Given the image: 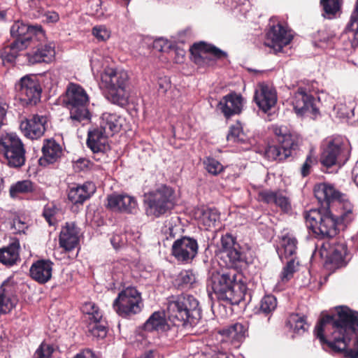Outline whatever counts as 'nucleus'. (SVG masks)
Listing matches in <instances>:
<instances>
[{
  "mask_svg": "<svg viewBox=\"0 0 358 358\" xmlns=\"http://www.w3.org/2000/svg\"><path fill=\"white\" fill-rule=\"evenodd\" d=\"M315 336L322 345L338 351L346 350L352 358L358 357V313L341 307L337 316L323 317L316 325Z\"/></svg>",
  "mask_w": 358,
  "mask_h": 358,
  "instance_id": "obj_1",
  "label": "nucleus"
},
{
  "mask_svg": "<svg viewBox=\"0 0 358 358\" xmlns=\"http://www.w3.org/2000/svg\"><path fill=\"white\" fill-rule=\"evenodd\" d=\"M241 278V274L235 269L213 274L211 280L212 289L218 299L228 301L231 304H237L244 299L247 289Z\"/></svg>",
  "mask_w": 358,
  "mask_h": 358,
  "instance_id": "obj_2",
  "label": "nucleus"
},
{
  "mask_svg": "<svg viewBox=\"0 0 358 358\" xmlns=\"http://www.w3.org/2000/svg\"><path fill=\"white\" fill-rule=\"evenodd\" d=\"M143 201L147 215L159 217L174 207L176 193L170 186L160 184L145 193Z\"/></svg>",
  "mask_w": 358,
  "mask_h": 358,
  "instance_id": "obj_3",
  "label": "nucleus"
},
{
  "mask_svg": "<svg viewBox=\"0 0 358 358\" xmlns=\"http://www.w3.org/2000/svg\"><path fill=\"white\" fill-rule=\"evenodd\" d=\"M314 194L320 203H326L328 206L336 203L341 210V222L350 223L355 218L353 205L334 185L325 182L317 184L314 187Z\"/></svg>",
  "mask_w": 358,
  "mask_h": 358,
  "instance_id": "obj_4",
  "label": "nucleus"
},
{
  "mask_svg": "<svg viewBox=\"0 0 358 358\" xmlns=\"http://www.w3.org/2000/svg\"><path fill=\"white\" fill-rule=\"evenodd\" d=\"M304 218L308 227L320 238L334 237L338 233L340 224L345 226L348 224L341 222L340 215L336 217L329 210L322 213L312 209L305 213Z\"/></svg>",
  "mask_w": 358,
  "mask_h": 358,
  "instance_id": "obj_5",
  "label": "nucleus"
},
{
  "mask_svg": "<svg viewBox=\"0 0 358 358\" xmlns=\"http://www.w3.org/2000/svg\"><path fill=\"white\" fill-rule=\"evenodd\" d=\"M63 103L70 111V118L76 122L89 121L90 113L88 109L89 96L86 91L79 85L69 83Z\"/></svg>",
  "mask_w": 358,
  "mask_h": 358,
  "instance_id": "obj_6",
  "label": "nucleus"
},
{
  "mask_svg": "<svg viewBox=\"0 0 358 358\" xmlns=\"http://www.w3.org/2000/svg\"><path fill=\"white\" fill-rule=\"evenodd\" d=\"M101 81L109 90L108 99L113 103L124 106L127 103V87L129 75L124 69L106 68L101 74Z\"/></svg>",
  "mask_w": 358,
  "mask_h": 358,
  "instance_id": "obj_7",
  "label": "nucleus"
},
{
  "mask_svg": "<svg viewBox=\"0 0 358 358\" xmlns=\"http://www.w3.org/2000/svg\"><path fill=\"white\" fill-rule=\"evenodd\" d=\"M167 313L170 319L194 323V320L199 317V302L192 295L173 297L168 302Z\"/></svg>",
  "mask_w": 358,
  "mask_h": 358,
  "instance_id": "obj_8",
  "label": "nucleus"
},
{
  "mask_svg": "<svg viewBox=\"0 0 358 358\" xmlns=\"http://www.w3.org/2000/svg\"><path fill=\"white\" fill-rule=\"evenodd\" d=\"M25 148L21 139L15 133L0 134V155L6 159L10 167L19 168L26 161Z\"/></svg>",
  "mask_w": 358,
  "mask_h": 358,
  "instance_id": "obj_9",
  "label": "nucleus"
},
{
  "mask_svg": "<svg viewBox=\"0 0 358 358\" xmlns=\"http://www.w3.org/2000/svg\"><path fill=\"white\" fill-rule=\"evenodd\" d=\"M141 306V294L133 287H128L122 290L113 303L115 311L122 317H127L139 313Z\"/></svg>",
  "mask_w": 358,
  "mask_h": 358,
  "instance_id": "obj_10",
  "label": "nucleus"
},
{
  "mask_svg": "<svg viewBox=\"0 0 358 358\" xmlns=\"http://www.w3.org/2000/svg\"><path fill=\"white\" fill-rule=\"evenodd\" d=\"M218 251L229 266L239 267L246 262L247 257L236 238L229 234L222 236Z\"/></svg>",
  "mask_w": 358,
  "mask_h": 358,
  "instance_id": "obj_11",
  "label": "nucleus"
},
{
  "mask_svg": "<svg viewBox=\"0 0 358 358\" xmlns=\"http://www.w3.org/2000/svg\"><path fill=\"white\" fill-rule=\"evenodd\" d=\"M350 157L348 146L338 139L330 140L327 143L321 157V164L329 168L335 165L339 166L345 164Z\"/></svg>",
  "mask_w": 358,
  "mask_h": 358,
  "instance_id": "obj_12",
  "label": "nucleus"
},
{
  "mask_svg": "<svg viewBox=\"0 0 358 358\" xmlns=\"http://www.w3.org/2000/svg\"><path fill=\"white\" fill-rule=\"evenodd\" d=\"M20 101L24 105H36L41 99V88L36 78L33 76L22 77L17 85Z\"/></svg>",
  "mask_w": 358,
  "mask_h": 358,
  "instance_id": "obj_13",
  "label": "nucleus"
},
{
  "mask_svg": "<svg viewBox=\"0 0 358 358\" xmlns=\"http://www.w3.org/2000/svg\"><path fill=\"white\" fill-rule=\"evenodd\" d=\"M10 34L15 38L14 41L23 42L27 48L34 40H41L44 33L41 25H30L17 20L10 27Z\"/></svg>",
  "mask_w": 358,
  "mask_h": 358,
  "instance_id": "obj_14",
  "label": "nucleus"
},
{
  "mask_svg": "<svg viewBox=\"0 0 358 358\" xmlns=\"http://www.w3.org/2000/svg\"><path fill=\"white\" fill-rule=\"evenodd\" d=\"M193 61L199 64H208L214 59L227 57V53L220 49L205 43H194L190 48Z\"/></svg>",
  "mask_w": 358,
  "mask_h": 358,
  "instance_id": "obj_15",
  "label": "nucleus"
},
{
  "mask_svg": "<svg viewBox=\"0 0 358 358\" xmlns=\"http://www.w3.org/2000/svg\"><path fill=\"white\" fill-rule=\"evenodd\" d=\"M48 117L43 115H34L20 123V127L24 135L30 139L41 138L47 129Z\"/></svg>",
  "mask_w": 358,
  "mask_h": 358,
  "instance_id": "obj_16",
  "label": "nucleus"
},
{
  "mask_svg": "<svg viewBox=\"0 0 358 358\" xmlns=\"http://www.w3.org/2000/svg\"><path fill=\"white\" fill-rule=\"evenodd\" d=\"M198 244L195 239L182 237L176 240L172 245V254L178 260L188 262L197 254Z\"/></svg>",
  "mask_w": 358,
  "mask_h": 358,
  "instance_id": "obj_17",
  "label": "nucleus"
},
{
  "mask_svg": "<svg viewBox=\"0 0 358 358\" xmlns=\"http://www.w3.org/2000/svg\"><path fill=\"white\" fill-rule=\"evenodd\" d=\"M314 98L306 93V90L300 88L294 93L292 105L296 113L299 115H316L318 109L315 106Z\"/></svg>",
  "mask_w": 358,
  "mask_h": 358,
  "instance_id": "obj_18",
  "label": "nucleus"
},
{
  "mask_svg": "<svg viewBox=\"0 0 358 358\" xmlns=\"http://www.w3.org/2000/svg\"><path fill=\"white\" fill-rule=\"evenodd\" d=\"M254 99L258 107L266 113L275 105L277 93L272 86L260 83L256 87Z\"/></svg>",
  "mask_w": 358,
  "mask_h": 358,
  "instance_id": "obj_19",
  "label": "nucleus"
},
{
  "mask_svg": "<svg viewBox=\"0 0 358 358\" xmlns=\"http://www.w3.org/2000/svg\"><path fill=\"white\" fill-rule=\"evenodd\" d=\"M292 39V34L280 24L273 25L267 33V39L265 45L273 48L275 51H280L282 48L288 45Z\"/></svg>",
  "mask_w": 358,
  "mask_h": 358,
  "instance_id": "obj_20",
  "label": "nucleus"
},
{
  "mask_svg": "<svg viewBox=\"0 0 358 358\" xmlns=\"http://www.w3.org/2000/svg\"><path fill=\"white\" fill-rule=\"evenodd\" d=\"M107 201V207L113 211L135 213L138 209L136 199L127 194L109 195Z\"/></svg>",
  "mask_w": 358,
  "mask_h": 358,
  "instance_id": "obj_21",
  "label": "nucleus"
},
{
  "mask_svg": "<svg viewBox=\"0 0 358 358\" xmlns=\"http://www.w3.org/2000/svg\"><path fill=\"white\" fill-rule=\"evenodd\" d=\"M258 198L266 203H274L285 213L292 210L290 200L282 190L264 189L258 193Z\"/></svg>",
  "mask_w": 358,
  "mask_h": 358,
  "instance_id": "obj_22",
  "label": "nucleus"
},
{
  "mask_svg": "<svg viewBox=\"0 0 358 358\" xmlns=\"http://www.w3.org/2000/svg\"><path fill=\"white\" fill-rule=\"evenodd\" d=\"M273 131L277 136L280 148L284 150V156L289 157L292 155V150L296 147V136L292 134L286 126L283 125L273 126Z\"/></svg>",
  "mask_w": 358,
  "mask_h": 358,
  "instance_id": "obj_23",
  "label": "nucleus"
},
{
  "mask_svg": "<svg viewBox=\"0 0 358 358\" xmlns=\"http://www.w3.org/2000/svg\"><path fill=\"white\" fill-rule=\"evenodd\" d=\"M25 56L29 65L51 62L55 56V46L52 43L39 45Z\"/></svg>",
  "mask_w": 358,
  "mask_h": 358,
  "instance_id": "obj_24",
  "label": "nucleus"
},
{
  "mask_svg": "<svg viewBox=\"0 0 358 358\" xmlns=\"http://www.w3.org/2000/svg\"><path fill=\"white\" fill-rule=\"evenodd\" d=\"M243 106V98L235 92L224 96L219 102L218 108L226 117L239 114Z\"/></svg>",
  "mask_w": 358,
  "mask_h": 358,
  "instance_id": "obj_25",
  "label": "nucleus"
},
{
  "mask_svg": "<svg viewBox=\"0 0 358 358\" xmlns=\"http://www.w3.org/2000/svg\"><path fill=\"white\" fill-rule=\"evenodd\" d=\"M62 148L53 139H46L42 147V156L38 162L41 166L57 162L62 155Z\"/></svg>",
  "mask_w": 358,
  "mask_h": 358,
  "instance_id": "obj_26",
  "label": "nucleus"
},
{
  "mask_svg": "<svg viewBox=\"0 0 358 358\" xmlns=\"http://www.w3.org/2000/svg\"><path fill=\"white\" fill-rule=\"evenodd\" d=\"M52 266L53 263L50 260H38L30 268V276L36 282L45 284L51 279Z\"/></svg>",
  "mask_w": 358,
  "mask_h": 358,
  "instance_id": "obj_27",
  "label": "nucleus"
},
{
  "mask_svg": "<svg viewBox=\"0 0 358 358\" xmlns=\"http://www.w3.org/2000/svg\"><path fill=\"white\" fill-rule=\"evenodd\" d=\"M95 192V186L92 182H85L83 185H73L69 187V199L75 204L83 203Z\"/></svg>",
  "mask_w": 358,
  "mask_h": 358,
  "instance_id": "obj_28",
  "label": "nucleus"
},
{
  "mask_svg": "<svg viewBox=\"0 0 358 358\" xmlns=\"http://www.w3.org/2000/svg\"><path fill=\"white\" fill-rule=\"evenodd\" d=\"M78 234L74 223H66L60 232L59 245L68 251L73 250L78 243Z\"/></svg>",
  "mask_w": 358,
  "mask_h": 358,
  "instance_id": "obj_29",
  "label": "nucleus"
},
{
  "mask_svg": "<svg viewBox=\"0 0 358 358\" xmlns=\"http://www.w3.org/2000/svg\"><path fill=\"white\" fill-rule=\"evenodd\" d=\"M328 243H322L321 245L320 255L326 257V264H332L334 268L342 266L344 261L345 250L343 245H338L336 248H330Z\"/></svg>",
  "mask_w": 358,
  "mask_h": 358,
  "instance_id": "obj_30",
  "label": "nucleus"
},
{
  "mask_svg": "<svg viewBox=\"0 0 358 358\" xmlns=\"http://www.w3.org/2000/svg\"><path fill=\"white\" fill-rule=\"evenodd\" d=\"M108 137L99 127L96 128L88 132L87 145L94 152H105L108 148Z\"/></svg>",
  "mask_w": 358,
  "mask_h": 358,
  "instance_id": "obj_31",
  "label": "nucleus"
},
{
  "mask_svg": "<svg viewBox=\"0 0 358 358\" xmlns=\"http://www.w3.org/2000/svg\"><path fill=\"white\" fill-rule=\"evenodd\" d=\"M122 127V119L116 114L105 113L102 115L99 128L108 136H113Z\"/></svg>",
  "mask_w": 358,
  "mask_h": 358,
  "instance_id": "obj_32",
  "label": "nucleus"
},
{
  "mask_svg": "<svg viewBox=\"0 0 358 358\" xmlns=\"http://www.w3.org/2000/svg\"><path fill=\"white\" fill-rule=\"evenodd\" d=\"M195 217L206 228L215 227L220 220V215L216 210L206 207L198 208L195 212Z\"/></svg>",
  "mask_w": 358,
  "mask_h": 358,
  "instance_id": "obj_33",
  "label": "nucleus"
},
{
  "mask_svg": "<svg viewBox=\"0 0 358 358\" xmlns=\"http://www.w3.org/2000/svg\"><path fill=\"white\" fill-rule=\"evenodd\" d=\"M298 241L292 234H287L282 236L280 241V249L279 256L280 258L293 257L297 250Z\"/></svg>",
  "mask_w": 358,
  "mask_h": 358,
  "instance_id": "obj_34",
  "label": "nucleus"
},
{
  "mask_svg": "<svg viewBox=\"0 0 358 358\" xmlns=\"http://www.w3.org/2000/svg\"><path fill=\"white\" fill-rule=\"evenodd\" d=\"M144 328L149 331H164L168 329L169 325L162 313L155 312L145 323Z\"/></svg>",
  "mask_w": 358,
  "mask_h": 358,
  "instance_id": "obj_35",
  "label": "nucleus"
},
{
  "mask_svg": "<svg viewBox=\"0 0 358 358\" xmlns=\"http://www.w3.org/2000/svg\"><path fill=\"white\" fill-rule=\"evenodd\" d=\"M26 48L23 42L13 41L0 51V57L3 62L12 63L17 57L19 52Z\"/></svg>",
  "mask_w": 358,
  "mask_h": 358,
  "instance_id": "obj_36",
  "label": "nucleus"
},
{
  "mask_svg": "<svg viewBox=\"0 0 358 358\" xmlns=\"http://www.w3.org/2000/svg\"><path fill=\"white\" fill-rule=\"evenodd\" d=\"M247 327L241 323H235L230 327L223 329L220 333L224 336L232 341H241L245 336Z\"/></svg>",
  "mask_w": 358,
  "mask_h": 358,
  "instance_id": "obj_37",
  "label": "nucleus"
},
{
  "mask_svg": "<svg viewBox=\"0 0 358 358\" xmlns=\"http://www.w3.org/2000/svg\"><path fill=\"white\" fill-rule=\"evenodd\" d=\"M19 258L17 247L11 244L0 250V262L7 266H12Z\"/></svg>",
  "mask_w": 358,
  "mask_h": 358,
  "instance_id": "obj_38",
  "label": "nucleus"
},
{
  "mask_svg": "<svg viewBox=\"0 0 358 358\" xmlns=\"http://www.w3.org/2000/svg\"><path fill=\"white\" fill-rule=\"evenodd\" d=\"M288 324L290 329L297 334H303L309 327L306 317L299 314L290 315L288 319Z\"/></svg>",
  "mask_w": 358,
  "mask_h": 358,
  "instance_id": "obj_39",
  "label": "nucleus"
},
{
  "mask_svg": "<svg viewBox=\"0 0 358 358\" xmlns=\"http://www.w3.org/2000/svg\"><path fill=\"white\" fill-rule=\"evenodd\" d=\"M34 191V185L29 180L18 181L10 187V195L13 198L17 197L20 194L31 193Z\"/></svg>",
  "mask_w": 358,
  "mask_h": 358,
  "instance_id": "obj_40",
  "label": "nucleus"
},
{
  "mask_svg": "<svg viewBox=\"0 0 358 358\" xmlns=\"http://www.w3.org/2000/svg\"><path fill=\"white\" fill-rule=\"evenodd\" d=\"M343 0H320L324 12L328 18L334 17L341 10Z\"/></svg>",
  "mask_w": 358,
  "mask_h": 358,
  "instance_id": "obj_41",
  "label": "nucleus"
},
{
  "mask_svg": "<svg viewBox=\"0 0 358 358\" xmlns=\"http://www.w3.org/2000/svg\"><path fill=\"white\" fill-rule=\"evenodd\" d=\"M82 312L87 315L90 321H100L102 318V314L96 305L91 301L85 302L81 307Z\"/></svg>",
  "mask_w": 358,
  "mask_h": 358,
  "instance_id": "obj_42",
  "label": "nucleus"
},
{
  "mask_svg": "<svg viewBox=\"0 0 358 358\" xmlns=\"http://www.w3.org/2000/svg\"><path fill=\"white\" fill-rule=\"evenodd\" d=\"M176 282L178 287L181 288H189L196 283V277L192 271H182L178 275Z\"/></svg>",
  "mask_w": 358,
  "mask_h": 358,
  "instance_id": "obj_43",
  "label": "nucleus"
},
{
  "mask_svg": "<svg viewBox=\"0 0 358 358\" xmlns=\"http://www.w3.org/2000/svg\"><path fill=\"white\" fill-rule=\"evenodd\" d=\"M88 335L97 338H103L107 334V330L100 321H90L87 324Z\"/></svg>",
  "mask_w": 358,
  "mask_h": 358,
  "instance_id": "obj_44",
  "label": "nucleus"
},
{
  "mask_svg": "<svg viewBox=\"0 0 358 358\" xmlns=\"http://www.w3.org/2000/svg\"><path fill=\"white\" fill-rule=\"evenodd\" d=\"M205 169L210 174L217 176L224 171V166L217 159L206 157L203 162Z\"/></svg>",
  "mask_w": 358,
  "mask_h": 358,
  "instance_id": "obj_45",
  "label": "nucleus"
},
{
  "mask_svg": "<svg viewBox=\"0 0 358 358\" xmlns=\"http://www.w3.org/2000/svg\"><path fill=\"white\" fill-rule=\"evenodd\" d=\"M17 296L0 294V313L6 314L10 313L17 305Z\"/></svg>",
  "mask_w": 358,
  "mask_h": 358,
  "instance_id": "obj_46",
  "label": "nucleus"
},
{
  "mask_svg": "<svg viewBox=\"0 0 358 358\" xmlns=\"http://www.w3.org/2000/svg\"><path fill=\"white\" fill-rule=\"evenodd\" d=\"M347 29L351 31L353 34L352 44L358 45V3H357L355 10L353 11L350 21L347 26Z\"/></svg>",
  "mask_w": 358,
  "mask_h": 358,
  "instance_id": "obj_47",
  "label": "nucleus"
},
{
  "mask_svg": "<svg viewBox=\"0 0 358 358\" xmlns=\"http://www.w3.org/2000/svg\"><path fill=\"white\" fill-rule=\"evenodd\" d=\"M264 155L269 160L282 161L288 157V156H284V150L280 147L276 145L267 147L265 150Z\"/></svg>",
  "mask_w": 358,
  "mask_h": 358,
  "instance_id": "obj_48",
  "label": "nucleus"
},
{
  "mask_svg": "<svg viewBox=\"0 0 358 358\" xmlns=\"http://www.w3.org/2000/svg\"><path fill=\"white\" fill-rule=\"evenodd\" d=\"M277 306V301L274 296L266 295L262 298L260 302V310L264 314H268L273 311Z\"/></svg>",
  "mask_w": 358,
  "mask_h": 358,
  "instance_id": "obj_49",
  "label": "nucleus"
},
{
  "mask_svg": "<svg viewBox=\"0 0 358 358\" xmlns=\"http://www.w3.org/2000/svg\"><path fill=\"white\" fill-rule=\"evenodd\" d=\"M297 265L298 263L295 262L294 257L291 258V259L287 262L280 274V279L282 282H287L293 277V274L296 270Z\"/></svg>",
  "mask_w": 358,
  "mask_h": 358,
  "instance_id": "obj_50",
  "label": "nucleus"
},
{
  "mask_svg": "<svg viewBox=\"0 0 358 358\" xmlns=\"http://www.w3.org/2000/svg\"><path fill=\"white\" fill-rule=\"evenodd\" d=\"M17 284L13 277L8 278L0 287V294L17 296Z\"/></svg>",
  "mask_w": 358,
  "mask_h": 358,
  "instance_id": "obj_51",
  "label": "nucleus"
},
{
  "mask_svg": "<svg viewBox=\"0 0 358 358\" xmlns=\"http://www.w3.org/2000/svg\"><path fill=\"white\" fill-rule=\"evenodd\" d=\"M243 131L240 124H236L230 127L227 136L228 141L238 142L243 141Z\"/></svg>",
  "mask_w": 358,
  "mask_h": 358,
  "instance_id": "obj_52",
  "label": "nucleus"
},
{
  "mask_svg": "<svg viewBox=\"0 0 358 358\" xmlns=\"http://www.w3.org/2000/svg\"><path fill=\"white\" fill-rule=\"evenodd\" d=\"M92 34L97 40L101 41H106L110 36V31L103 25L94 27L92 29Z\"/></svg>",
  "mask_w": 358,
  "mask_h": 358,
  "instance_id": "obj_53",
  "label": "nucleus"
},
{
  "mask_svg": "<svg viewBox=\"0 0 358 358\" xmlns=\"http://www.w3.org/2000/svg\"><path fill=\"white\" fill-rule=\"evenodd\" d=\"M53 348L48 344L42 343L34 353V358H50Z\"/></svg>",
  "mask_w": 358,
  "mask_h": 358,
  "instance_id": "obj_54",
  "label": "nucleus"
},
{
  "mask_svg": "<svg viewBox=\"0 0 358 358\" xmlns=\"http://www.w3.org/2000/svg\"><path fill=\"white\" fill-rule=\"evenodd\" d=\"M58 209L54 206L48 205L43 210V216L50 225H54L56 222L55 215Z\"/></svg>",
  "mask_w": 358,
  "mask_h": 358,
  "instance_id": "obj_55",
  "label": "nucleus"
},
{
  "mask_svg": "<svg viewBox=\"0 0 358 358\" xmlns=\"http://www.w3.org/2000/svg\"><path fill=\"white\" fill-rule=\"evenodd\" d=\"M314 162H315V159L311 155H308L306 157V159L305 162L303 163V164L301 167V175L303 177L308 176L310 173V168H311L312 165L314 164Z\"/></svg>",
  "mask_w": 358,
  "mask_h": 358,
  "instance_id": "obj_56",
  "label": "nucleus"
},
{
  "mask_svg": "<svg viewBox=\"0 0 358 358\" xmlns=\"http://www.w3.org/2000/svg\"><path fill=\"white\" fill-rule=\"evenodd\" d=\"M158 90L162 93H166L171 87L170 79L166 77H161L158 79Z\"/></svg>",
  "mask_w": 358,
  "mask_h": 358,
  "instance_id": "obj_57",
  "label": "nucleus"
},
{
  "mask_svg": "<svg viewBox=\"0 0 358 358\" xmlns=\"http://www.w3.org/2000/svg\"><path fill=\"white\" fill-rule=\"evenodd\" d=\"M91 162L85 158H80L74 162V169L80 171L87 169L90 167Z\"/></svg>",
  "mask_w": 358,
  "mask_h": 358,
  "instance_id": "obj_58",
  "label": "nucleus"
},
{
  "mask_svg": "<svg viewBox=\"0 0 358 358\" xmlns=\"http://www.w3.org/2000/svg\"><path fill=\"white\" fill-rule=\"evenodd\" d=\"M74 358H96V357L91 350L85 349L77 354Z\"/></svg>",
  "mask_w": 358,
  "mask_h": 358,
  "instance_id": "obj_59",
  "label": "nucleus"
},
{
  "mask_svg": "<svg viewBox=\"0 0 358 358\" xmlns=\"http://www.w3.org/2000/svg\"><path fill=\"white\" fill-rule=\"evenodd\" d=\"M46 20L50 22H56L59 20V15L56 12H48L45 14Z\"/></svg>",
  "mask_w": 358,
  "mask_h": 358,
  "instance_id": "obj_60",
  "label": "nucleus"
},
{
  "mask_svg": "<svg viewBox=\"0 0 358 358\" xmlns=\"http://www.w3.org/2000/svg\"><path fill=\"white\" fill-rule=\"evenodd\" d=\"M111 244L114 248L117 249L121 246L120 239L118 236H114L110 239Z\"/></svg>",
  "mask_w": 358,
  "mask_h": 358,
  "instance_id": "obj_61",
  "label": "nucleus"
},
{
  "mask_svg": "<svg viewBox=\"0 0 358 358\" xmlns=\"http://www.w3.org/2000/svg\"><path fill=\"white\" fill-rule=\"evenodd\" d=\"M6 10H0V22L4 21L6 19Z\"/></svg>",
  "mask_w": 358,
  "mask_h": 358,
  "instance_id": "obj_62",
  "label": "nucleus"
},
{
  "mask_svg": "<svg viewBox=\"0 0 358 358\" xmlns=\"http://www.w3.org/2000/svg\"><path fill=\"white\" fill-rule=\"evenodd\" d=\"M355 182H357L358 184V176H356L355 177Z\"/></svg>",
  "mask_w": 358,
  "mask_h": 358,
  "instance_id": "obj_63",
  "label": "nucleus"
},
{
  "mask_svg": "<svg viewBox=\"0 0 358 358\" xmlns=\"http://www.w3.org/2000/svg\"><path fill=\"white\" fill-rule=\"evenodd\" d=\"M357 3H358V0H357Z\"/></svg>",
  "mask_w": 358,
  "mask_h": 358,
  "instance_id": "obj_64",
  "label": "nucleus"
}]
</instances>
